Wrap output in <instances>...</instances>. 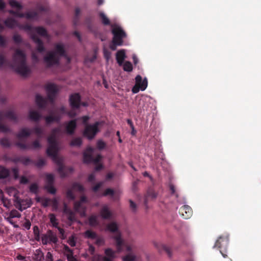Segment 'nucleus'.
I'll return each mask as SVG.
<instances>
[{
	"instance_id": "nucleus-63",
	"label": "nucleus",
	"mask_w": 261,
	"mask_h": 261,
	"mask_svg": "<svg viewBox=\"0 0 261 261\" xmlns=\"http://www.w3.org/2000/svg\"><path fill=\"white\" fill-rule=\"evenodd\" d=\"M45 261H53V256L50 252H47L46 253Z\"/></svg>"
},
{
	"instance_id": "nucleus-18",
	"label": "nucleus",
	"mask_w": 261,
	"mask_h": 261,
	"mask_svg": "<svg viewBox=\"0 0 261 261\" xmlns=\"http://www.w3.org/2000/svg\"><path fill=\"white\" fill-rule=\"evenodd\" d=\"M5 25L10 29H13L16 26H18L16 20L12 18H8L4 21Z\"/></svg>"
},
{
	"instance_id": "nucleus-39",
	"label": "nucleus",
	"mask_w": 261,
	"mask_h": 261,
	"mask_svg": "<svg viewBox=\"0 0 261 261\" xmlns=\"http://www.w3.org/2000/svg\"><path fill=\"white\" fill-rule=\"evenodd\" d=\"M71 189L73 190H75L80 192H83L84 191L83 186L78 182H74L72 185Z\"/></svg>"
},
{
	"instance_id": "nucleus-9",
	"label": "nucleus",
	"mask_w": 261,
	"mask_h": 261,
	"mask_svg": "<svg viewBox=\"0 0 261 261\" xmlns=\"http://www.w3.org/2000/svg\"><path fill=\"white\" fill-rule=\"evenodd\" d=\"M229 243V238L227 236H220L219 237L218 240L216 241L214 248H218L220 249V251L222 256L225 258L227 257V255L223 252L222 249L225 250L228 246Z\"/></svg>"
},
{
	"instance_id": "nucleus-21",
	"label": "nucleus",
	"mask_w": 261,
	"mask_h": 261,
	"mask_svg": "<svg viewBox=\"0 0 261 261\" xmlns=\"http://www.w3.org/2000/svg\"><path fill=\"white\" fill-rule=\"evenodd\" d=\"M157 196V194L152 189H149L147 192L146 195L145 196L144 203L145 204H147V199L149 198L151 199H155Z\"/></svg>"
},
{
	"instance_id": "nucleus-54",
	"label": "nucleus",
	"mask_w": 261,
	"mask_h": 261,
	"mask_svg": "<svg viewBox=\"0 0 261 261\" xmlns=\"http://www.w3.org/2000/svg\"><path fill=\"white\" fill-rule=\"evenodd\" d=\"M36 9L39 12H46L48 10V8L46 6H43L41 4L37 5Z\"/></svg>"
},
{
	"instance_id": "nucleus-42",
	"label": "nucleus",
	"mask_w": 261,
	"mask_h": 261,
	"mask_svg": "<svg viewBox=\"0 0 261 261\" xmlns=\"http://www.w3.org/2000/svg\"><path fill=\"white\" fill-rule=\"evenodd\" d=\"M19 28L21 29H23L25 31L31 32V35L32 34H34V33H33V32L34 31V28L30 24L20 25H19Z\"/></svg>"
},
{
	"instance_id": "nucleus-47",
	"label": "nucleus",
	"mask_w": 261,
	"mask_h": 261,
	"mask_svg": "<svg viewBox=\"0 0 261 261\" xmlns=\"http://www.w3.org/2000/svg\"><path fill=\"white\" fill-rule=\"evenodd\" d=\"M0 144L5 147H9L11 145L10 141L6 138H4L0 140Z\"/></svg>"
},
{
	"instance_id": "nucleus-15",
	"label": "nucleus",
	"mask_w": 261,
	"mask_h": 261,
	"mask_svg": "<svg viewBox=\"0 0 261 261\" xmlns=\"http://www.w3.org/2000/svg\"><path fill=\"white\" fill-rule=\"evenodd\" d=\"M192 213L193 211L191 207L187 205L182 206L179 210V214L185 219L190 218L192 215Z\"/></svg>"
},
{
	"instance_id": "nucleus-4",
	"label": "nucleus",
	"mask_w": 261,
	"mask_h": 261,
	"mask_svg": "<svg viewBox=\"0 0 261 261\" xmlns=\"http://www.w3.org/2000/svg\"><path fill=\"white\" fill-rule=\"evenodd\" d=\"M45 89L47 92V98H44L40 94L36 95V102L38 107L40 109H44L46 107L47 100L51 103L55 101L56 96L58 92L57 86L53 83L46 85Z\"/></svg>"
},
{
	"instance_id": "nucleus-13",
	"label": "nucleus",
	"mask_w": 261,
	"mask_h": 261,
	"mask_svg": "<svg viewBox=\"0 0 261 261\" xmlns=\"http://www.w3.org/2000/svg\"><path fill=\"white\" fill-rule=\"evenodd\" d=\"M64 125L66 133L69 135H73L77 127L76 120L75 119L70 120L65 122Z\"/></svg>"
},
{
	"instance_id": "nucleus-61",
	"label": "nucleus",
	"mask_w": 261,
	"mask_h": 261,
	"mask_svg": "<svg viewBox=\"0 0 261 261\" xmlns=\"http://www.w3.org/2000/svg\"><path fill=\"white\" fill-rule=\"evenodd\" d=\"M52 202L53 208L55 210H57L58 208V200L54 198L51 200Z\"/></svg>"
},
{
	"instance_id": "nucleus-20",
	"label": "nucleus",
	"mask_w": 261,
	"mask_h": 261,
	"mask_svg": "<svg viewBox=\"0 0 261 261\" xmlns=\"http://www.w3.org/2000/svg\"><path fill=\"white\" fill-rule=\"evenodd\" d=\"M34 31H35L38 34L42 37L46 38L48 37L46 30L42 27H34Z\"/></svg>"
},
{
	"instance_id": "nucleus-34",
	"label": "nucleus",
	"mask_w": 261,
	"mask_h": 261,
	"mask_svg": "<svg viewBox=\"0 0 261 261\" xmlns=\"http://www.w3.org/2000/svg\"><path fill=\"white\" fill-rule=\"evenodd\" d=\"M3 120V112H0V130L3 132H7L9 130V128L7 126H6L2 123Z\"/></svg>"
},
{
	"instance_id": "nucleus-48",
	"label": "nucleus",
	"mask_w": 261,
	"mask_h": 261,
	"mask_svg": "<svg viewBox=\"0 0 261 261\" xmlns=\"http://www.w3.org/2000/svg\"><path fill=\"white\" fill-rule=\"evenodd\" d=\"M81 10L80 8H76L75 10V16L73 19V23L75 25L77 24L79 21V16L80 14Z\"/></svg>"
},
{
	"instance_id": "nucleus-2",
	"label": "nucleus",
	"mask_w": 261,
	"mask_h": 261,
	"mask_svg": "<svg viewBox=\"0 0 261 261\" xmlns=\"http://www.w3.org/2000/svg\"><path fill=\"white\" fill-rule=\"evenodd\" d=\"M11 67L22 76H27L30 73V69L27 65L26 55L20 49H16L13 55Z\"/></svg>"
},
{
	"instance_id": "nucleus-50",
	"label": "nucleus",
	"mask_w": 261,
	"mask_h": 261,
	"mask_svg": "<svg viewBox=\"0 0 261 261\" xmlns=\"http://www.w3.org/2000/svg\"><path fill=\"white\" fill-rule=\"evenodd\" d=\"M20 162L22 163L24 165H28L32 162V160L29 158L24 156H20Z\"/></svg>"
},
{
	"instance_id": "nucleus-52",
	"label": "nucleus",
	"mask_w": 261,
	"mask_h": 261,
	"mask_svg": "<svg viewBox=\"0 0 261 261\" xmlns=\"http://www.w3.org/2000/svg\"><path fill=\"white\" fill-rule=\"evenodd\" d=\"M30 191L34 194H37L38 191V186L37 184L34 183L30 186Z\"/></svg>"
},
{
	"instance_id": "nucleus-40",
	"label": "nucleus",
	"mask_w": 261,
	"mask_h": 261,
	"mask_svg": "<svg viewBox=\"0 0 261 261\" xmlns=\"http://www.w3.org/2000/svg\"><path fill=\"white\" fill-rule=\"evenodd\" d=\"M105 253L106 255V257L113 259L115 257L116 252L111 248H107L105 250Z\"/></svg>"
},
{
	"instance_id": "nucleus-25",
	"label": "nucleus",
	"mask_w": 261,
	"mask_h": 261,
	"mask_svg": "<svg viewBox=\"0 0 261 261\" xmlns=\"http://www.w3.org/2000/svg\"><path fill=\"white\" fill-rule=\"evenodd\" d=\"M41 116L40 114L36 111H31L29 113V118L31 120L34 121H38L40 119Z\"/></svg>"
},
{
	"instance_id": "nucleus-12",
	"label": "nucleus",
	"mask_w": 261,
	"mask_h": 261,
	"mask_svg": "<svg viewBox=\"0 0 261 261\" xmlns=\"http://www.w3.org/2000/svg\"><path fill=\"white\" fill-rule=\"evenodd\" d=\"M62 115L60 114L57 111L51 112L50 114L44 117L45 122L47 124H50L51 123L59 122L61 119Z\"/></svg>"
},
{
	"instance_id": "nucleus-49",
	"label": "nucleus",
	"mask_w": 261,
	"mask_h": 261,
	"mask_svg": "<svg viewBox=\"0 0 261 261\" xmlns=\"http://www.w3.org/2000/svg\"><path fill=\"white\" fill-rule=\"evenodd\" d=\"M138 86L141 88V91H144L146 89L147 87V81L146 79H144L142 81V78L141 77V82L139 83Z\"/></svg>"
},
{
	"instance_id": "nucleus-24",
	"label": "nucleus",
	"mask_w": 261,
	"mask_h": 261,
	"mask_svg": "<svg viewBox=\"0 0 261 261\" xmlns=\"http://www.w3.org/2000/svg\"><path fill=\"white\" fill-rule=\"evenodd\" d=\"M160 252H165L169 257L172 256V253L170 248L165 245L160 244L157 247Z\"/></svg>"
},
{
	"instance_id": "nucleus-1",
	"label": "nucleus",
	"mask_w": 261,
	"mask_h": 261,
	"mask_svg": "<svg viewBox=\"0 0 261 261\" xmlns=\"http://www.w3.org/2000/svg\"><path fill=\"white\" fill-rule=\"evenodd\" d=\"M47 142L48 146L46 150L47 154L51 156L58 166V171L61 176L62 177L66 176L68 173L67 170L69 171V172H71L73 169L71 167L66 169L64 166L61 159L58 156V145L57 140H53L52 138H48Z\"/></svg>"
},
{
	"instance_id": "nucleus-19",
	"label": "nucleus",
	"mask_w": 261,
	"mask_h": 261,
	"mask_svg": "<svg viewBox=\"0 0 261 261\" xmlns=\"http://www.w3.org/2000/svg\"><path fill=\"white\" fill-rule=\"evenodd\" d=\"M101 217L104 219H109L111 218V213L107 206H103L100 212Z\"/></svg>"
},
{
	"instance_id": "nucleus-43",
	"label": "nucleus",
	"mask_w": 261,
	"mask_h": 261,
	"mask_svg": "<svg viewBox=\"0 0 261 261\" xmlns=\"http://www.w3.org/2000/svg\"><path fill=\"white\" fill-rule=\"evenodd\" d=\"M136 259V256L130 253L127 254L123 257V261H135Z\"/></svg>"
},
{
	"instance_id": "nucleus-5",
	"label": "nucleus",
	"mask_w": 261,
	"mask_h": 261,
	"mask_svg": "<svg viewBox=\"0 0 261 261\" xmlns=\"http://www.w3.org/2000/svg\"><path fill=\"white\" fill-rule=\"evenodd\" d=\"M107 229L112 232H116V234L113 236V239L115 241L118 252L122 251L124 248H125L126 250L128 252L132 251L130 246L126 244L121 238V235L118 231V227L116 223L113 222L108 224L107 226Z\"/></svg>"
},
{
	"instance_id": "nucleus-58",
	"label": "nucleus",
	"mask_w": 261,
	"mask_h": 261,
	"mask_svg": "<svg viewBox=\"0 0 261 261\" xmlns=\"http://www.w3.org/2000/svg\"><path fill=\"white\" fill-rule=\"evenodd\" d=\"M114 194V190L113 189L108 188L105 190L103 195L104 196H108V195L113 196Z\"/></svg>"
},
{
	"instance_id": "nucleus-53",
	"label": "nucleus",
	"mask_w": 261,
	"mask_h": 261,
	"mask_svg": "<svg viewBox=\"0 0 261 261\" xmlns=\"http://www.w3.org/2000/svg\"><path fill=\"white\" fill-rule=\"evenodd\" d=\"M106 146V144L101 140H99L97 142V148L99 150L104 149Z\"/></svg>"
},
{
	"instance_id": "nucleus-56",
	"label": "nucleus",
	"mask_w": 261,
	"mask_h": 261,
	"mask_svg": "<svg viewBox=\"0 0 261 261\" xmlns=\"http://www.w3.org/2000/svg\"><path fill=\"white\" fill-rule=\"evenodd\" d=\"M66 196L68 198L73 200L75 198L74 195L73 193V190L72 189H68L66 192Z\"/></svg>"
},
{
	"instance_id": "nucleus-28",
	"label": "nucleus",
	"mask_w": 261,
	"mask_h": 261,
	"mask_svg": "<svg viewBox=\"0 0 261 261\" xmlns=\"http://www.w3.org/2000/svg\"><path fill=\"white\" fill-rule=\"evenodd\" d=\"M101 19L102 23L105 25H109L110 24V21L107 16L102 12H100L98 14Z\"/></svg>"
},
{
	"instance_id": "nucleus-3",
	"label": "nucleus",
	"mask_w": 261,
	"mask_h": 261,
	"mask_svg": "<svg viewBox=\"0 0 261 261\" xmlns=\"http://www.w3.org/2000/svg\"><path fill=\"white\" fill-rule=\"evenodd\" d=\"M61 57L67 59L68 62H70V59L67 56L64 45L62 43H57L54 44V50L46 54L44 58V61L48 67H50L59 64Z\"/></svg>"
},
{
	"instance_id": "nucleus-33",
	"label": "nucleus",
	"mask_w": 261,
	"mask_h": 261,
	"mask_svg": "<svg viewBox=\"0 0 261 261\" xmlns=\"http://www.w3.org/2000/svg\"><path fill=\"white\" fill-rule=\"evenodd\" d=\"M60 132L61 128L60 127H55L51 130V134L48 138H52L53 140H57V136Z\"/></svg>"
},
{
	"instance_id": "nucleus-14",
	"label": "nucleus",
	"mask_w": 261,
	"mask_h": 261,
	"mask_svg": "<svg viewBox=\"0 0 261 261\" xmlns=\"http://www.w3.org/2000/svg\"><path fill=\"white\" fill-rule=\"evenodd\" d=\"M31 38L36 44V50L38 52L41 53L45 51L43 41L35 34L30 35Z\"/></svg>"
},
{
	"instance_id": "nucleus-7",
	"label": "nucleus",
	"mask_w": 261,
	"mask_h": 261,
	"mask_svg": "<svg viewBox=\"0 0 261 261\" xmlns=\"http://www.w3.org/2000/svg\"><path fill=\"white\" fill-rule=\"evenodd\" d=\"M94 149L91 147H88L83 153V161L84 163H93L95 164H98L101 160V156L97 154L96 157H93V153Z\"/></svg>"
},
{
	"instance_id": "nucleus-17",
	"label": "nucleus",
	"mask_w": 261,
	"mask_h": 261,
	"mask_svg": "<svg viewBox=\"0 0 261 261\" xmlns=\"http://www.w3.org/2000/svg\"><path fill=\"white\" fill-rule=\"evenodd\" d=\"M126 58L124 50L121 49L118 51L116 55L117 62L119 66H122L123 64L124 60Z\"/></svg>"
},
{
	"instance_id": "nucleus-41",
	"label": "nucleus",
	"mask_w": 261,
	"mask_h": 261,
	"mask_svg": "<svg viewBox=\"0 0 261 261\" xmlns=\"http://www.w3.org/2000/svg\"><path fill=\"white\" fill-rule=\"evenodd\" d=\"M123 64V70L125 71L130 72L133 70L132 64L129 61H126Z\"/></svg>"
},
{
	"instance_id": "nucleus-44",
	"label": "nucleus",
	"mask_w": 261,
	"mask_h": 261,
	"mask_svg": "<svg viewBox=\"0 0 261 261\" xmlns=\"http://www.w3.org/2000/svg\"><path fill=\"white\" fill-rule=\"evenodd\" d=\"M67 243L71 247H74L75 246L76 243V238L75 236L72 235L69 237Z\"/></svg>"
},
{
	"instance_id": "nucleus-23",
	"label": "nucleus",
	"mask_w": 261,
	"mask_h": 261,
	"mask_svg": "<svg viewBox=\"0 0 261 261\" xmlns=\"http://www.w3.org/2000/svg\"><path fill=\"white\" fill-rule=\"evenodd\" d=\"M46 235L47 236V237H48V239L50 243L56 244L58 242V238L57 235L52 230H48Z\"/></svg>"
},
{
	"instance_id": "nucleus-60",
	"label": "nucleus",
	"mask_w": 261,
	"mask_h": 261,
	"mask_svg": "<svg viewBox=\"0 0 261 261\" xmlns=\"http://www.w3.org/2000/svg\"><path fill=\"white\" fill-rule=\"evenodd\" d=\"M31 226V223L30 221L28 219H25L24 223L23 224V226L27 230H29L30 229Z\"/></svg>"
},
{
	"instance_id": "nucleus-27",
	"label": "nucleus",
	"mask_w": 261,
	"mask_h": 261,
	"mask_svg": "<svg viewBox=\"0 0 261 261\" xmlns=\"http://www.w3.org/2000/svg\"><path fill=\"white\" fill-rule=\"evenodd\" d=\"M10 175L9 170L6 168L0 166V179L7 178Z\"/></svg>"
},
{
	"instance_id": "nucleus-64",
	"label": "nucleus",
	"mask_w": 261,
	"mask_h": 261,
	"mask_svg": "<svg viewBox=\"0 0 261 261\" xmlns=\"http://www.w3.org/2000/svg\"><path fill=\"white\" fill-rule=\"evenodd\" d=\"M66 257H67L68 261H77V259L73 256V253L70 254H67Z\"/></svg>"
},
{
	"instance_id": "nucleus-22",
	"label": "nucleus",
	"mask_w": 261,
	"mask_h": 261,
	"mask_svg": "<svg viewBox=\"0 0 261 261\" xmlns=\"http://www.w3.org/2000/svg\"><path fill=\"white\" fill-rule=\"evenodd\" d=\"M136 84L132 88V92L133 93H137L141 90V88L138 86L139 83L141 82V76L138 75L135 78Z\"/></svg>"
},
{
	"instance_id": "nucleus-37",
	"label": "nucleus",
	"mask_w": 261,
	"mask_h": 261,
	"mask_svg": "<svg viewBox=\"0 0 261 261\" xmlns=\"http://www.w3.org/2000/svg\"><path fill=\"white\" fill-rule=\"evenodd\" d=\"M89 223L91 226H95L98 224L97 218L96 216H91L89 218Z\"/></svg>"
},
{
	"instance_id": "nucleus-45",
	"label": "nucleus",
	"mask_w": 261,
	"mask_h": 261,
	"mask_svg": "<svg viewBox=\"0 0 261 261\" xmlns=\"http://www.w3.org/2000/svg\"><path fill=\"white\" fill-rule=\"evenodd\" d=\"M13 40L15 43L19 44L22 42V38L21 36L18 34H15L13 36Z\"/></svg>"
},
{
	"instance_id": "nucleus-31",
	"label": "nucleus",
	"mask_w": 261,
	"mask_h": 261,
	"mask_svg": "<svg viewBox=\"0 0 261 261\" xmlns=\"http://www.w3.org/2000/svg\"><path fill=\"white\" fill-rule=\"evenodd\" d=\"M34 258L36 261H43L44 259L43 252L39 249L36 250L34 254Z\"/></svg>"
},
{
	"instance_id": "nucleus-16",
	"label": "nucleus",
	"mask_w": 261,
	"mask_h": 261,
	"mask_svg": "<svg viewBox=\"0 0 261 261\" xmlns=\"http://www.w3.org/2000/svg\"><path fill=\"white\" fill-rule=\"evenodd\" d=\"M31 134V130L27 128H21L18 133L16 135L17 138L19 140L18 141L22 142H25V141L21 140L22 138H27L29 137Z\"/></svg>"
},
{
	"instance_id": "nucleus-62",
	"label": "nucleus",
	"mask_w": 261,
	"mask_h": 261,
	"mask_svg": "<svg viewBox=\"0 0 261 261\" xmlns=\"http://www.w3.org/2000/svg\"><path fill=\"white\" fill-rule=\"evenodd\" d=\"M44 165H45V161L42 159H39L36 164V165L38 167H42Z\"/></svg>"
},
{
	"instance_id": "nucleus-29",
	"label": "nucleus",
	"mask_w": 261,
	"mask_h": 261,
	"mask_svg": "<svg viewBox=\"0 0 261 261\" xmlns=\"http://www.w3.org/2000/svg\"><path fill=\"white\" fill-rule=\"evenodd\" d=\"M32 133H35L39 138H41L44 134V130L39 126H35L31 129Z\"/></svg>"
},
{
	"instance_id": "nucleus-10",
	"label": "nucleus",
	"mask_w": 261,
	"mask_h": 261,
	"mask_svg": "<svg viewBox=\"0 0 261 261\" xmlns=\"http://www.w3.org/2000/svg\"><path fill=\"white\" fill-rule=\"evenodd\" d=\"M69 103L71 108L76 110L80 108L81 106H86V103L81 102V97L79 93H74L69 97Z\"/></svg>"
},
{
	"instance_id": "nucleus-51",
	"label": "nucleus",
	"mask_w": 261,
	"mask_h": 261,
	"mask_svg": "<svg viewBox=\"0 0 261 261\" xmlns=\"http://www.w3.org/2000/svg\"><path fill=\"white\" fill-rule=\"evenodd\" d=\"M9 217L12 218H20L21 214L17 210H13L10 212Z\"/></svg>"
},
{
	"instance_id": "nucleus-35",
	"label": "nucleus",
	"mask_w": 261,
	"mask_h": 261,
	"mask_svg": "<svg viewBox=\"0 0 261 261\" xmlns=\"http://www.w3.org/2000/svg\"><path fill=\"white\" fill-rule=\"evenodd\" d=\"M48 217L53 226L54 227H58V222H57V219L55 215L54 214H49L48 215Z\"/></svg>"
},
{
	"instance_id": "nucleus-36",
	"label": "nucleus",
	"mask_w": 261,
	"mask_h": 261,
	"mask_svg": "<svg viewBox=\"0 0 261 261\" xmlns=\"http://www.w3.org/2000/svg\"><path fill=\"white\" fill-rule=\"evenodd\" d=\"M9 3L12 8H17L18 10H21L22 8V6L15 0H9Z\"/></svg>"
},
{
	"instance_id": "nucleus-30",
	"label": "nucleus",
	"mask_w": 261,
	"mask_h": 261,
	"mask_svg": "<svg viewBox=\"0 0 261 261\" xmlns=\"http://www.w3.org/2000/svg\"><path fill=\"white\" fill-rule=\"evenodd\" d=\"M25 17L28 19H38V13L37 11L28 12L25 13Z\"/></svg>"
},
{
	"instance_id": "nucleus-8",
	"label": "nucleus",
	"mask_w": 261,
	"mask_h": 261,
	"mask_svg": "<svg viewBox=\"0 0 261 261\" xmlns=\"http://www.w3.org/2000/svg\"><path fill=\"white\" fill-rule=\"evenodd\" d=\"M99 125L98 122H96L93 124H87L83 132L84 136L89 140L94 138L99 130L98 128Z\"/></svg>"
},
{
	"instance_id": "nucleus-6",
	"label": "nucleus",
	"mask_w": 261,
	"mask_h": 261,
	"mask_svg": "<svg viewBox=\"0 0 261 261\" xmlns=\"http://www.w3.org/2000/svg\"><path fill=\"white\" fill-rule=\"evenodd\" d=\"M112 33L113 35V42L121 46L123 44V39L126 37L125 32L119 26L116 25L113 28Z\"/></svg>"
},
{
	"instance_id": "nucleus-26",
	"label": "nucleus",
	"mask_w": 261,
	"mask_h": 261,
	"mask_svg": "<svg viewBox=\"0 0 261 261\" xmlns=\"http://www.w3.org/2000/svg\"><path fill=\"white\" fill-rule=\"evenodd\" d=\"M2 112H3L4 118L6 117L13 121H15L17 120V117L13 111H8L6 112H4V111Z\"/></svg>"
},
{
	"instance_id": "nucleus-11",
	"label": "nucleus",
	"mask_w": 261,
	"mask_h": 261,
	"mask_svg": "<svg viewBox=\"0 0 261 261\" xmlns=\"http://www.w3.org/2000/svg\"><path fill=\"white\" fill-rule=\"evenodd\" d=\"M15 145L19 148L22 150L37 149L41 148V145L38 140H35L32 143L29 144L25 142L17 141Z\"/></svg>"
},
{
	"instance_id": "nucleus-59",
	"label": "nucleus",
	"mask_w": 261,
	"mask_h": 261,
	"mask_svg": "<svg viewBox=\"0 0 261 261\" xmlns=\"http://www.w3.org/2000/svg\"><path fill=\"white\" fill-rule=\"evenodd\" d=\"M63 249L66 256L67 254L73 253L72 250H71L67 245H64Z\"/></svg>"
},
{
	"instance_id": "nucleus-38",
	"label": "nucleus",
	"mask_w": 261,
	"mask_h": 261,
	"mask_svg": "<svg viewBox=\"0 0 261 261\" xmlns=\"http://www.w3.org/2000/svg\"><path fill=\"white\" fill-rule=\"evenodd\" d=\"M82 144V140L81 138H75L73 139L70 143L71 146H80Z\"/></svg>"
},
{
	"instance_id": "nucleus-57",
	"label": "nucleus",
	"mask_w": 261,
	"mask_h": 261,
	"mask_svg": "<svg viewBox=\"0 0 261 261\" xmlns=\"http://www.w3.org/2000/svg\"><path fill=\"white\" fill-rule=\"evenodd\" d=\"M96 241L95 244L98 246H102L105 243L104 239L101 237H97L95 239Z\"/></svg>"
},
{
	"instance_id": "nucleus-46",
	"label": "nucleus",
	"mask_w": 261,
	"mask_h": 261,
	"mask_svg": "<svg viewBox=\"0 0 261 261\" xmlns=\"http://www.w3.org/2000/svg\"><path fill=\"white\" fill-rule=\"evenodd\" d=\"M44 188L50 194H55L56 193V189L53 185H46Z\"/></svg>"
},
{
	"instance_id": "nucleus-32",
	"label": "nucleus",
	"mask_w": 261,
	"mask_h": 261,
	"mask_svg": "<svg viewBox=\"0 0 261 261\" xmlns=\"http://www.w3.org/2000/svg\"><path fill=\"white\" fill-rule=\"evenodd\" d=\"M84 236L87 239H95L97 234L91 230H87L84 232Z\"/></svg>"
},
{
	"instance_id": "nucleus-55",
	"label": "nucleus",
	"mask_w": 261,
	"mask_h": 261,
	"mask_svg": "<svg viewBox=\"0 0 261 261\" xmlns=\"http://www.w3.org/2000/svg\"><path fill=\"white\" fill-rule=\"evenodd\" d=\"M54 182V177L52 174H48L46 176V184L53 185Z\"/></svg>"
}]
</instances>
